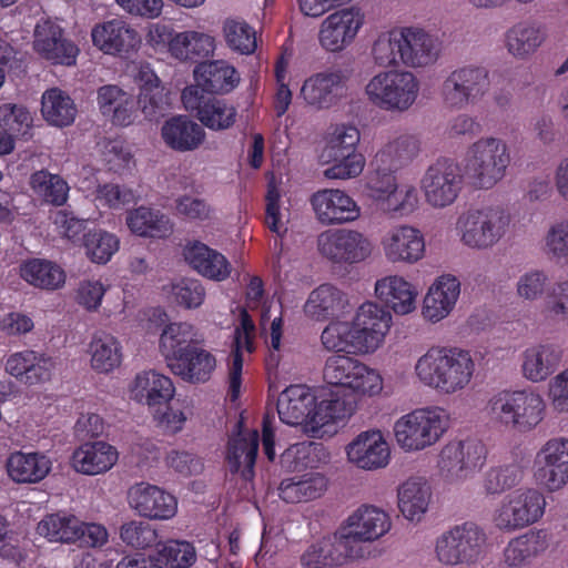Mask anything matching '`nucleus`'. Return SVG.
Returning a JSON list of instances; mask_svg holds the SVG:
<instances>
[{
	"label": "nucleus",
	"mask_w": 568,
	"mask_h": 568,
	"mask_svg": "<svg viewBox=\"0 0 568 568\" xmlns=\"http://www.w3.org/2000/svg\"><path fill=\"white\" fill-rule=\"evenodd\" d=\"M396 497L400 515L409 523L419 524L434 504L433 485L424 476H410L397 486Z\"/></svg>",
	"instance_id": "nucleus-34"
},
{
	"label": "nucleus",
	"mask_w": 568,
	"mask_h": 568,
	"mask_svg": "<svg viewBox=\"0 0 568 568\" xmlns=\"http://www.w3.org/2000/svg\"><path fill=\"white\" fill-rule=\"evenodd\" d=\"M392 527L389 515L372 505H363L354 510L337 530L339 546L351 558L359 556L355 542H372L386 535Z\"/></svg>",
	"instance_id": "nucleus-15"
},
{
	"label": "nucleus",
	"mask_w": 568,
	"mask_h": 568,
	"mask_svg": "<svg viewBox=\"0 0 568 568\" xmlns=\"http://www.w3.org/2000/svg\"><path fill=\"white\" fill-rule=\"evenodd\" d=\"M33 50L53 64L73 65L78 47L63 34L62 28L51 19H41L33 31Z\"/></svg>",
	"instance_id": "nucleus-29"
},
{
	"label": "nucleus",
	"mask_w": 568,
	"mask_h": 568,
	"mask_svg": "<svg viewBox=\"0 0 568 568\" xmlns=\"http://www.w3.org/2000/svg\"><path fill=\"white\" fill-rule=\"evenodd\" d=\"M419 185L430 207L445 209L458 199L463 190V175L457 163L443 159L426 169Z\"/></svg>",
	"instance_id": "nucleus-18"
},
{
	"label": "nucleus",
	"mask_w": 568,
	"mask_h": 568,
	"mask_svg": "<svg viewBox=\"0 0 568 568\" xmlns=\"http://www.w3.org/2000/svg\"><path fill=\"white\" fill-rule=\"evenodd\" d=\"M345 558L351 557L339 546L336 531L333 536H325L310 545L302 554L300 562L302 568H332L341 565Z\"/></svg>",
	"instance_id": "nucleus-57"
},
{
	"label": "nucleus",
	"mask_w": 568,
	"mask_h": 568,
	"mask_svg": "<svg viewBox=\"0 0 568 568\" xmlns=\"http://www.w3.org/2000/svg\"><path fill=\"white\" fill-rule=\"evenodd\" d=\"M120 539L134 549H146L158 541V530L149 523L131 519L123 523L119 529Z\"/></svg>",
	"instance_id": "nucleus-64"
},
{
	"label": "nucleus",
	"mask_w": 568,
	"mask_h": 568,
	"mask_svg": "<svg viewBox=\"0 0 568 568\" xmlns=\"http://www.w3.org/2000/svg\"><path fill=\"white\" fill-rule=\"evenodd\" d=\"M489 87L487 69L467 65L452 71L444 79L440 98L447 108L460 110L480 100Z\"/></svg>",
	"instance_id": "nucleus-17"
},
{
	"label": "nucleus",
	"mask_w": 568,
	"mask_h": 568,
	"mask_svg": "<svg viewBox=\"0 0 568 568\" xmlns=\"http://www.w3.org/2000/svg\"><path fill=\"white\" fill-rule=\"evenodd\" d=\"M524 470L516 463L504 464L489 468L484 477L483 487L489 495H497L518 485Z\"/></svg>",
	"instance_id": "nucleus-63"
},
{
	"label": "nucleus",
	"mask_w": 568,
	"mask_h": 568,
	"mask_svg": "<svg viewBox=\"0 0 568 568\" xmlns=\"http://www.w3.org/2000/svg\"><path fill=\"white\" fill-rule=\"evenodd\" d=\"M419 153V142L412 134L389 139L375 154L374 170L393 172L413 161Z\"/></svg>",
	"instance_id": "nucleus-44"
},
{
	"label": "nucleus",
	"mask_w": 568,
	"mask_h": 568,
	"mask_svg": "<svg viewBox=\"0 0 568 568\" xmlns=\"http://www.w3.org/2000/svg\"><path fill=\"white\" fill-rule=\"evenodd\" d=\"M115 447L106 442H89L74 449L71 467L79 474L95 476L110 470L118 462Z\"/></svg>",
	"instance_id": "nucleus-39"
},
{
	"label": "nucleus",
	"mask_w": 568,
	"mask_h": 568,
	"mask_svg": "<svg viewBox=\"0 0 568 568\" xmlns=\"http://www.w3.org/2000/svg\"><path fill=\"white\" fill-rule=\"evenodd\" d=\"M161 139L171 150L191 152L197 150L205 141L204 129L187 115H173L161 126Z\"/></svg>",
	"instance_id": "nucleus-38"
},
{
	"label": "nucleus",
	"mask_w": 568,
	"mask_h": 568,
	"mask_svg": "<svg viewBox=\"0 0 568 568\" xmlns=\"http://www.w3.org/2000/svg\"><path fill=\"white\" fill-rule=\"evenodd\" d=\"M381 248L388 263L413 265L426 256V240L415 225L400 223L384 233Z\"/></svg>",
	"instance_id": "nucleus-23"
},
{
	"label": "nucleus",
	"mask_w": 568,
	"mask_h": 568,
	"mask_svg": "<svg viewBox=\"0 0 568 568\" xmlns=\"http://www.w3.org/2000/svg\"><path fill=\"white\" fill-rule=\"evenodd\" d=\"M475 372L471 354L458 347H430L414 365V375L423 386L447 396L468 388Z\"/></svg>",
	"instance_id": "nucleus-3"
},
{
	"label": "nucleus",
	"mask_w": 568,
	"mask_h": 568,
	"mask_svg": "<svg viewBox=\"0 0 568 568\" xmlns=\"http://www.w3.org/2000/svg\"><path fill=\"white\" fill-rule=\"evenodd\" d=\"M419 91L417 77L410 71L399 69L379 71L364 87L366 100L373 106L390 113H405L410 110L417 102Z\"/></svg>",
	"instance_id": "nucleus-11"
},
{
	"label": "nucleus",
	"mask_w": 568,
	"mask_h": 568,
	"mask_svg": "<svg viewBox=\"0 0 568 568\" xmlns=\"http://www.w3.org/2000/svg\"><path fill=\"white\" fill-rule=\"evenodd\" d=\"M536 481L549 491H555L568 483V439H548L537 452L534 460Z\"/></svg>",
	"instance_id": "nucleus-26"
},
{
	"label": "nucleus",
	"mask_w": 568,
	"mask_h": 568,
	"mask_svg": "<svg viewBox=\"0 0 568 568\" xmlns=\"http://www.w3.org/2000/svg\"><path fill=\"white\" fill-rule=\"evenodd\" d=\"M491 420L499 427L527 434L536 429L546 416V402L536 390L504 389L488 402Z\"/></svg>",
	"instance_id": "nucleus-8"
},
{
	"label": "nucleus",
	"mask_w": 568,
	"mask_h": 568,
	"mask_svg": "<svg viewBox=\"0 0 568 568\" xmlns=\"http://www.w3.org/2000/svg\"><path fill=\"white\" fill-rule=\"evenodd\" d=\"M201 341L197 328L187 322H174L164 326L159 338V351L170 367Z\"/></svg>",
	"instance_id": "nucleus-45"
},
{
	"label": "nucleus",
	"mask_w": 568,
	"mask_h": 568,
	"mask_svg": "<svg viewBox=\"0 0 568 568\" xmlns=\"http://www.w3.org/2000/svg\"><path fill=\"white\" fill-rule=\"evenodd\" d=\"M348 305L347 296L331 284L314 288L304 303L303 312L314 321H324L343 312Z\"/></svg>",
	"instance_id": "nucleus-51"
},
{
	"label": "nucleus",
	"mask_w": 568,
	"mask_h": 568,
	"mask_svg": "<svg viewBox=\"0 0 568 568\" xmlns=\"http://www.w3.org/2000/svg\"><path fill=\"white\" fill-rule=\"evenodd\" d=\"M97 104L102 116L116 126H129L138 116L134 95L116 84H105L97 91Z\"/></svg>",
	"instance_id": "nucleus-36"
},
{
	"label": "nucleus",
	"mask_w": 568,
	"mask_h": 568,
	"mask_svg": "<svg viewBox=\"0 0 568 568\" xmlns=\"http://www.w3.org/2000/svg\"><path fill=\"white\" fill-rule=\"evenodd\" d=\"M85 256L94 264H106L120 248L119 237L105 230H93L84 234Z\"/></svg>",
	"instance_id": "nucleus-61"
},
{
	"label": "nucleus",
	"mask_w": 568,
	"mask_h": 568,
	"mask_svg": "<svg viewBox=\"0 0 568 568\" xmlns=\"http://www.w3.org/2000/svg\"><path fill=\"white\" fill-rule=\"evenodd\" d=\"M323 381L337 390H332L328 398L351 399L357 410L358 402L381 397L385 390L382 372L356 356L346 354L329 355L322 368Z\"/></svg>",
	"instance_id": "nucleus-4"
},
{
	"label": "nucleus",
	"mask_w": 568,
	"mask_h": 568,
	"mask_svg": "<svg viewBox=\"0 0 568 568\" xmlns=\"http://www.w3.org/2000/svg\"><path fill=\"white\" fill-rule=\"evenodd\" d=\"M511 153L506 140L483 135L468 145L462 165L465 176L478 190H491L507 175Z\"/></svg>",
	"instance_id": "nucleus-6"
},
{
	"label": "nucleus",
	"mask_w": 568,
	"mask_h": 568,
	"mask_svg": "<svg viewBox=\"0 0 568 568\" xmlns=\"http://www.w3.org/2000/svg\"><path fill=\"white\" fill-rule=\"evenodd\" d=\"M184 257L194 271L209 280L223 282L231 275L232 266L227 258L201 242L187 244Z\"/></svg>",
	"instance_id": "nucleus-43"
},
{
	"label": "nucleus",
	"mask_w": 568,
	"mask_h": 568,
	"mask_svg": "<svg viewBox=\"0 0 568 568\" xmlns=\"http://www.w3.org/2000/svg\"><path fill=\"white\" fill-rule=\"evenodd\" d=\"M511 212L500 204L470 207L456 220L455 231L459 243L468 250H493L510 232Z\"/></svg>",
	"instance_id": "nucleus-5"
},
{
	"label": "nucleus",
	"mask_w": 568,
	"mask_h": 568,
	"mask_svg": "<svg viewBox=\"0 0 568 568\" xmlns=\"http://www.w3.org/2000/svg\"><path fill=\"white\" fill-rule=\"evenodd\" d=\"M561 358L562 351L557 345H530L519 356L521 375L530 383L545 382L555 373Z\"/></svg>",
	"instance_id": "nucleus-37"
},
{
	"label": "nucleus",
	"mask_w": 568,
	"mask_h": 568,
	"mask_svg": "<svg viewBox=\"0 0 568 568\" xmlns=\"http://www.w3.org/2000/svg\"><path fill=\"white\" fill-rule=\"evenodd\" d=\"M327 488V479L321 473L283 479L278 487L281 499L286 503H305L321 497Z\"/></svg>",
	"instance_id": "nucleus-55"
},
{
	"label": "nucleus",
	"mask_w": 568,
	"mask_h": 568,
	"mask_svg": "<svg viewBox=\"0 0 568 568\" xmlns=\"http://www.w3.org/2000/svg\"><path fill=\"white\" fill-rule=\"evenodd\" d=\"M164 405V408H152L155 426L165 435H176L184 429L192 408L186 402Z\"/></svg>",
	"instance_id": "nucleus-62"
},
{
	"label": "nucleus",
	"mask_w": 568,
	"mask_h": 568,
	"mask_svg": "<svg viewBox=\"0 0 568 568\" xmlns=\"http://www.w3.org/2000/svg\"><path fill=\"white\" fill-rule=\"evenodd\" d=\"M351 77L352 70L336 65L315 72L304 80L300 98L312 108L329 109L345 97Z\"/></svg>",
	"instance_id": "nucleus-19"
},
{
	"label": "nucleus",
	"mask_w": 568,
	"mask_h": 568,
	"mask_svg": "<svg viewBox=\"0 0 568 568\" xmlns=\"http://www.w3.org/2000/svg\"><path fill=\"white\" fill-rule=\"evenodd\" d=\"M171 363V372L192 384L207 382L216 368L215 356L196 344L179 361Z\"/></svg>",
	"instance_id": "nucleus-48"
},
{
	"label": "nucleus",
	"mask_w": 568,
	"mask_h": 568,
	"mask_svg": "<svg viewBox=\"0 0 568 568\" xmlns=\"http://www.w3.org/2000/svg\"><path fill=\"white\" fill-rule=\"evenodd\" d=\"M52 468L49 456L38 452H14L7 459L9 477L19 484H36L44 479Z\"/></svg>",
	"instance_id": "nucleus-47"
},
{
	"label": "nucleus",
	"mask_w": 568,
	"mask_h": 568,
	"mask_svg": "<svg viewBox=\"0 0 568 568\" xmlns=\"http://www.w3.org/2000/svg\"><path fill=\"white\" fill-rule=\"evenodd\" d=\"M545 495L531 487L517 488L505 495L491 515V523L503 532H515L538 523L545 515Z\"/></svg>",
	"instance_id": "nucleus-13"
},
{
	"label": "nucleus",
	"mask_w": 568,
	"mask_h": 568,
	"mask_svg": "<svg viewBox=\"0 0 568 568\" xmlns=\"http://www.w3.org/2000/svg\"><path fill=\"white\" fill-rule=\"evenodd\" d=\"M149 559L154 568H189L196 561V551L186 540L168 539L156 541Z\"/></svg>",
	"instance_id": "nucleus-56"
},
{
	"label": "nucleus",
	"mask_w": 568,
	"mask_h": 568,
	"mask_svg": "<svg viewBox=\"0 0 568 568\" xmlns=\"http://www.w3.org/2000/svg\"><path fill=\"white\" fill-rule=\"evenodd\" d=\"M125 224L140 237L164 239L173 232V222L168 214L145 205L128 211Z\"/></svg>",
	"instance_id": "nucleus-46"
},
{
	"label": "nucleus",
	"mask_w": 568,
	"mask_h": 568,
	"mask_svg": "<svg viewBox=\"0 0 568 568\" xmlns=\"http://www.w3.org/2000/svg\"><path fill=\"white\" fill-rule=\"evenodd\" d=\"M487 449L477 439H454L439 452L437 468L443 480L460 486L473 479L486 463Z\"/></svg>",
	"instance_id": "nucleus-14"
},
{
	"label": "nucleus",
	"mask_w": 568,
	"mask_h": 568,
	"mask_svg": "<svg viewBox=\"0 0 568 568\" xmlns=\"http://www.w3.org/2000/svg\"><path fill=\"white\" fill-rule=\"evenodd\" d=\"M374 295L381 305L397 316H406L417 308L418 290L403 275L388 274L375 282Z\"/></svg>",
	"instance_id": "nucleus-32"
},
{
	"label": "nucleus",
	"mask_w": 568,
	"mask_h": 568,
	"mask_svg": "<svg viewBox=\"0 0 568 568\" xmlns=\"http://www.w3.org/2000/svg\"><path fill=\"white\" fill-rule=\"evenodd\" d=\"M184 109L195 115L200 125L220 132L231 129L237 118V109L225 99L205 98L199 87H186L181 94Z\"/></svg>",
	"instance_id": "nucleus-21"
},
{
	"label": "nucleus",
	"mask_w": 568,
	"mask_h": 568,
	"mask_svg": "<svg viewBox=\"0 0 568 568\" xmlns=\"http://www.w3.org/2000/svg\"><path fill=\"white\" fill-rule=\"evenodd\" d=\"M440 52L439 39L416 26L397 27L381 32L371 50L373 61L379 67L405 65L412 69L433 65Z\"/></svg>",
	"instance_id": "nucleus-2"
},
{
	"label": "nucleus",
	"mask_w": 568,
	"mask_h": 568,
	"mask_svg": "<svg viewBox=\"0 0 568 568\" xmlns=\"http://www.w3.org/2000/svg\"><path fill=\"white\" fill-rule=\"evenodd\" d=\"M462 292L459 278L444 273L434 278L422 302V316L426 322L437 324L455 310Z\"/></svg>",
	"instance_id": "nucleus-30"
},
{
	"label": "nucleus",
	"mask_w": 568,
	"mask_h": 568,
	"mask_svg": "<svg viewBox=\"0 0 568 568\" xmlns=\"http://www.w3.org/2000/svg\"><path fill=\"white\" fill-rule=\"evenodd\" d=\"M80 518L72 513L59 510L43 516L37 524L36 534L52 544L78 542Z\"/></svg>",
	"instance_id": "nucleus-50"
},
{
	"label": "nucleus",
	"mask_w": 568,
	"mask_h": 568,
	"mask_svg": "<svg viewBox=\"0 0 568 568\" xmlns=\"http://www.w3.org/2000/svg\"><path fill=\"white\" fill-rule=\"evenodd\" d=\"M361 132L351 123L333 125L326 134L325 146L320 154L322 164H328L323 175L328 180H353L358 178L366 165V159L358 151Z\"/></svg>",
	"instance_id": "nucleus-9"
},
{
	"label": "nucleus",
	"mask_w": 568,
	"mask_h": 568,
	"mask_svg": "<svg viewBox=\"0 0 568 568\" xmlns=\"http://www.w3.org/2000/svg\"><path fill=\"white\" fill-rule=\"evenodd\" d=\"M254 351L255 324L247 311L243 310L240 324L234 331V339L227 361V395L232 402H235L241 395L245 354L251 355Z\"/></svg>",
	"instance_id": "nucleus-31"
},
{
	"label": "nucleus",
	"mask_w": 568,
	"mask_h": 568,
	"mask_svg": "<svg viewBox=\"0 0 568 568\" xmlns=\"http://www.w3.org/2000/svg\"><path fill=\"white\" fill-rule=\"evenodd\" d=\"M321 344L335 354L366 356L351 321H332L322 331Z\"/></svg>",
	"instance_id": "nucleus-54"
},
{
	"label": "nucleus",
	"mask_w": 568,
	"mask_h": 568,
	"mask_svg": "<svg viewBox=\"0 0 568 568\" xmlns=\"http://www.w3.org/2000/svg\"><path fill=\"white\" fill-rule=\"evenodd\" d=\"M318 253L326 260L352 265L367 260L374 250L373 242L362 232L353 229H333L317 236Z\"/></svg>",
	"instance_id": "nucleus-16"
},
{
	"label": "nucleus",
	"mask_w": 568,
	"mask_h": 568,
	"mask_svg": "<svg viewBox=\"0 0 568 568\" xmlns=\"http://www.w3.org/2000/svg\"><path fill=\"white\" fill-rule=\"evenodd\" d=\"M351 322L368 356L375 354L385 344L393 326V314L379 303L366 301L356 308Z\"/></svg>",
	"instance_id": "nucleus-24"
},
{
	"label": "nucleus",
	"mask_w": 568,
	"mask_h": 568,
	"mask_svg": "<svg viewBox=\"0 0 568 568\" xmlns=\"http://www.w3.org/2000/svg\"><path fill=\"white\" fill-rule=\"evenodd\" d=\"M549 547L545 530H529L508 541L503 550L501 564L505 568H529L532 560Z\"/></svg>",
	"instance_id": "nucleus-40"
},
{
	"label": "nucleus",
	"mask_w": 568,
	"mask_h": 568,
	"mask_svg": "<svg viewBox=\"0 0 568 568\" xmlns=\"http://www.w3.org/2000/svg\"><path fill=\"white\" fill-rule=\"evenodd\" d=\"M55 368L54 357L31 349L10 354L4 364V369L10 376L28 386L49 382Z\"/></svg>",
	"instance_id": "nucleus-33"
},
{
	"label": "nucleus",
	"mask_w": 568,
	"mask_h": 568,
	"mask_svg": "<svg viewBox=\"0 0 568 568\" xmlns=\"http://www.w3.org/2000/svg\"><path fill=\"white\" fill-rule=\"evenodd\" d=\"M450 426L448 412L440 406H424L400 415L392 433L397 447L406 454H416L436 445Z\"/></svg>",
	"instance_id": "nucleus-7"
},
{
	"label": "nucleus",
	"mask_w": 568,
	"mask_h": 568,
	"mask_svg": "<svg viewBox=\"0 0 568 568\" xmlns=\"http://www.w3.org/2000/svg\"><path fill=\"white\" fill-rule=\"evenodd\" d=\"M363 26L364 14L359 9L351 7L334 11L318 26V44L327 53H341L355 42Z\"/></svg>",
	"instance_id": "nucleus-20"
},
{
	"label": "nucleus",
	"mask_w": 568,
	"mask_h": 568,
	"mask_svg": "<svg viewBox=\"0 0 568 568\" xmlns=\"http://www.w3.org/2000/svg\"><path fill=\"white\" fill-rule=\"evenodd\" d=\"M20 276L30 285L55 291L65 284V273L58 264L42 258H31L20 265Z\"/></svg>",
	"instance_id": "nucleus-58"
},
{
	"label": "nucleus",
	"mask_w": 568,
	"mask_h": 568,
	"mask_svg": "<svg viewBox=\"0 0 568 568\" xmlns=\"http://www.w3.org/2000/svg\"><path fill=\"white\" fill-rule=\"evenodd\" d=\"M488 550L489 538L485 528L473 521L450 527L434 542V557L445 567L478 565L486 558Z\"/></svg>",
	"instance_id": "nucleus-10"
},
{
	"label": "nucleus",
	"mask_w": 568,
	"mask_h": 568,
	"mask_svg": "<svg viewBox=\"0 0 568 568\" xmlns=\"http://www.w3.org/2000/svg\"><path fill=\"white\" fill-rule=\"evenodd\" d=\"M215 47L213 36L196 30H184L175 32L171 37L168 43V52L180 62H194L211 57Z\"/></svg>",
	"instance_id": "nucleus-42"
},
{
	"label": "nucleus",
	"mask_w": 568,
	"mask_h": 568,
	"mask_svg": "<svg viewBox=\"0 0 568 568\" xmlns=\"http://www.w3.org/2000/svg\"><path fill=\"white\" fill-rule=\"evenodd\" d=\"M41 113L49 124L62 128L74 121L77 108L64 91L59 88H51L42 94Z\"/></svg>",
	"instance_id": "nucleus-59"
},
{
	"label": "nucleus",
	"mask_w": 568,
	"mask_h": 568,
	"mask_svg": "<svg viewBox=\"0 0 568 568\" xmlns=\"http://www.w3.org/2000/svg\"><path fill=\"white\" fill-rule=\"evenodd\" d=\"M365 187L371 199L392 217H409L420 207L416 185L408 181H398L393 172L373 170L366 178Z\"/></svg>",
	"instance_id": "nucleus-12"
},
{
	"label": "nucleus",
	"mask_w": 568,
	"mask_h": 568,
	"mask_svg": "<svg viewBox=\"0 0 568 568\" xmlns=\"http://www.w3.org/2000/svg\"><path fill=\"white\" fill-rule=\"evenodd\" d=\"M544 27L535 21H520L505 34L507 51L515 58L525 59L532 54L545 41Z\"/></svg>",
	"instance_id": "nucleus-53"
},
{
	"label": "nucleus",
	"mask_w": 568,
	"mask_h": 568,
	"mask_svg": "<svg viewBox=\"0 0 568 568\" xmlns=\"http://www.w3.org/2000/svg\"><path fill=\"white\" fill-rule=\"evenodd\" d=\"M195 84L204 94H226L233 91L240 83V74L233 65L223 60H214L200 63L193 71Z\"/></svg>",
	"instance_id": "nucleus-41"
},
{
	"label": "nucleus",
	"mask_w": 568,
	"mask_h": 568,
	"mask_svg": "<svg viewBox=\"0 0 568 568\" xmlns=\"http://www.w3.org/2000/svg\"><path fill=\"white\" fill-rule=\"evenodd\" d=\"M93 45L104 54L129 58L135 54L142 44L139 31L121 18L95 24L91 30Z\"/></svg>",
	"instance_id": "nucleus-27"
},
{
	"label": "nucleus",
	"mask_w": 568,
	"mask_h": 568,
	"mask_svg": "<svg viewBox=\"0 0 568 568\" xmlns=\"http://www.w3.org/2000/svg\"><path fill=\"white\" fill-rule=\"evenodd\" d=\"M310 204L318 223L325 226L356 222L362 216V207L343 189H321L310 197Z\"/></svg>",
	"instance_id": "nucleus-25"
},
{
	"label": "nucleus",
	"mask_w": 568,
	"mask_h": 568,
	"mask_svg": "<svg viewBox=\"0 0 568 568\" xmlns=\"http://www.w3.org/2000/svg\"><path fill=\"white\" fill-rule=\"evenodd\" d=\"M346 460L357 469L376 471L385 469L392 460V447L378 428L358 433L345 446Z\"/></svg>",
	"instance_id": "nucleus-22"
},
{
	"label": "nucleus",
	"mask_w": 568,
	"mask_h": 568,
	"mask_svg": "<svg viewBox=\"0 0 568 568\" xmlns=\"http://www.w3.org/2000/svg\"><path fill=\"white\" fill-rule=\"evenodd\" d=\"M88 353L91 368L100 374H108L120 367L123 358L121 342L106 332L92 335Z\"/></svg>",
	"instance_id": "nucleus-52"
},
{
	"label": "nucleus",
	"mask_w": 568,
	"mask_h": 568,
	"mask_svg": "<svg viewBox=\"0 0 568 568\" xmlns=\"http://www.w3.org/2000/svg\"><path fill=\"white\" fill-rule=\"evenodd\" d=\"M129 507L140 517L150 520H170L178 513V499L164 488L140 481L133 484L126 493Z\"/></svg>",
	"instance_id": "nucleus-28"
},
{
	"label": "nucleus",
	"mask_w": 568,
	"mask_h": 568,
	"mask_svg": "<svg viewBox=\"0 0 568 568\" xmlns=\"http://www.w3.org/2000/svg\"><path fill=\"white\" fill-rule=\"evenodd\" d=\"M129 395L135 403L152 409L171 403L175 386L168 375L155 369H144L131 381Z\"/></svg>",
	"instance_id": "nucleus-35"
},
{
	"label": "nucleus",
	"mask_w": 568,
	"mask_h": 568,
	"mask_svg": "<svg viewBox=\"0 0 568 568\" xmlns=\"http://www.w3.org/2000/svg\"><path fill=\"white\" fill-rule=\"evenodd\" d=\"M258 449V433L256 430L240 433L230 439L226 462L232 473L240 474L248 481L254 475V464Z\"/></svg>",
	"instance_id": "nucleus-49"
},
{
	"label": "nucleus",
	"mask_w": 568,
	"mask_h": 568,
	"mask_svg": "<svg viewBox=\"0 0 568 568\" xmlns=\"http://www.w3.org/2000/svg\"><path fill=\"white\" fill-rule=\"evenodd\" d=\"M222 33L227 47L235 52L251 54L256 49L255 30L241 18H226L223 21Z\"/></svg>",
	"instance_id": "nucleus-60"
},
{
	"label": "nucleus",
	"mask_w": 568,
	"mask_h": 568,
	"mask_svg": "<svg viewBox=\"0 0 568 568\" xmlns=\"http://www.w3.org/2000/svg\"><path fill=\"white\" fill-rule=\"evenodd\" d=\"M276 408L282 423L321 439L333 434L337 420L352 416L354 405L347 398H317L308 386L291 385L280 394Z\"/></svg>",
	"instance_id": "nucleus-1"
}]
</instances>
